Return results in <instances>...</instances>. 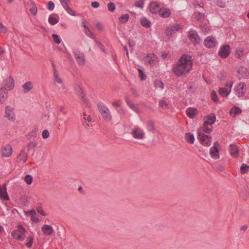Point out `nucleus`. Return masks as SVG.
Segmentation results:
<instances>
[{"instance_id": "f257e3e1", "label": "nucleus", "mask_w": 249, "mask_h": 249, "mask_svg": "<svg viewBox=\"0 0 249 249\" xmlns=\"http://www.w3.org/2000/svg\"><path fill=\"white\" fill-rule=\"evenodd\" d=\"M193 63L192 56L184 54L182 55L178 61L174 64L172 71L174 74L178 77L185 76L192 69Z\"/></svg>"}, {"instance_id": "f03ea898", "label": "nucleus", "mask_w": 249, "mask_h": 249, "mask_svg": "<svg viewBox=\"0 0 249 249\" xmlns=\"http://www.w3.org/2000/svg\"><path fill=\"white\" fill-rule=\"evenodd\" d=\"M97 107L103 119L107 122L111 121L112 120V116L107 106L103 103L100 102L97 104Z\"/></svg>"}, {"instance_id": "7ed1b4c3", "label": "nucleus", "mask_w": 249, "mask_h": 249, "mask_svg": "<svg viewBox=\"0 0 249 249\" xmlns=\"http://www.w3.org/2000/svg\"><path fill=\"white\" fill-rule=\"evenodd\" d=\"M18 230L12 232L11 236L16 239L23 241L25 237V230L21 225H18Z\"/></svg>"}, {"instance_id": "20e7f679", "label": "nucleus", "mask_w": 249, "mask_h": 249, "mask_svg": "<svg viewBox=\"0 0 249 249\" xmlns=\"http://www.w3.org/2000/svg\"><path fill=\"white\" fill-rule=\"evenodd\" d=\"M131 134L134 138L138 140H142L145 135L143 130L138 126L132 129Z\"/></svg>"}, {"instance_id": "39448f33", "label": "nucleus", "mask_w": 249, "mask_h": 249, "mask_svg": "<svg viewBox=\"0 0 249 249\" xmlns=\"http://www.w3.org/2000/svg\"><path fill=\"white\" fill-rule=\"evenodd\" d=\"M73 53L78 64L80 65H83L85 62V58L84 53L80 52L79 49H74Z\"/></svg>"}, {"instance_id": "423d86ee", "label": "nucleus", "mask_w": 249, "mask_h": 249, "mask_svg": "<svg viewBox=\"0 0 249 249\" xmlns=\"http://www.w3.org/2000/svg\"><path fill=\"white\" fill-rule=\"evenodd\" d=\"M188 36L195 45L200 44V38L196 31L195 30L190 31L188 33Z\"/></svg>"}, {"instance_id": "0eeeda50", "label": "nucleus", "mask_w": 249, "mask_h": 249, "mask_svg": "<svg viewBox=\"0 0 249 249\" xmlns=\"http://www.w3.org/2000/svg\"><path fill=\"white\" fill-rule=\"evenodd\" d=\"M198 136L201 143L203 145L209 146L211 144V137H209L202 132H199L198 134Z\"/></svg>"}, {"instance_id": "6e6552de", "label": "nucleus", "mask_w": 249, "mask_h": 249, "mask_svg": "<svg viewBox=\"0 0 249 249\" xmlns=\"http://www.w3.org/2000/svg\"><path fill=\"white\" fill-rule=\"evenodd\" d=\"M75 90L76 94L80 97L81 101L87 106H89V102L87 99L85 98V94L84 93L82 89L79 86L76 85L75 87Z\"/></svg>"}, {"instance_id": "1a4fd4ad", "label": "nucleus", "mask_w": 249, "mask_h": 249, "mask_svg": "<svg viewBox=\"0 0 249 249\" xmlns=\"http://www.w3.org/2000/svg\"><path fill=\"white\" fill-rule=\"evenodd\" d=\"M3 87L2 88H5L7 90H12L15 86L14 80L13 77L10 76L7 79H5L3 82Z\"/></svg>"}, {"instance_id": "9d476101", "label": "nucleus", "mask_w": 249, "mask_h": 249, "mask_svg": "<svg viewBox=\"0 0 249 249\" xmlns=\"http://www.w3.org/2000/svg\"><path fill=\"white\" fill-rule=\"evenodd\" d=\"M247 89L246 84L245 83H239L236 89V92L237 93L238 97H243L246 93Z\"/></svg>"}, {"instance_id": "9b49d317", "label": "nucleus", "mask_w": 249, "mask_h": 249, "mask_svg": "<svg viewBox=\"0 0 249 249\" xmlns=\"http://www.w3.org/2000/svg\"><path fill=\"white\" fill-rule=\"evenodd\" d=\"M230 53V47L229 45H224L220 49L218 54L222 58H227Z\"/></svg>"}, {"instance_id": "f8f14e48", "label": "nucleus", "mask_w": 249, "mask_h": 249, "mask_svg": "<svg viewBox=\"0 0 249 249\" xmlns=\"http://www.w3.org/2000/svg\"><path fill=\"white\" fill-rule=\"evenodd\" d=\"M5 117L11 121L14 122L15 120V114L13 112V108L7 106L5 109Z\"/></svg>"}, {"instance_id": "ddd939ff", "label": "nucleus", "mask_w": 249, "mask_h": 249, "mask_svg": "<svg viewBox=\"0 0 249 249\" xmlns=\"http://www.w3.org/2000/svg\"><path fill=\"white\" fill-rule=\"evenodd\" d=\"M219 144L217 142L214 143L213 146L210 149V153L212 158L218 159L219 158V151L218 150V146Z\"/></svg>"}, {"instance_id": "4468645a", "label": "nucleus", "mask_w": 249, "mask_h": 249, "mask_svg": "<svg viewBox=\"0 0 249 249\" xmlns=\"http://www.w3.org/2000/svg\"><path fill=\"white\" fill-rule=\"evenodd\" d=\"M216 40L214 37L209 36L206 37L204 41V45L209 48H212L215 46Z\"/></svg>"}, {"instance_id": "2eb2a0df", "label": "nucleus", "mask_w": 249, "mask_h": 249, "mask_svg": "<svg viewBox=\"0 0 249 249\" xmlns=\"http://www.w3.org/2000/svg\"><path fill=\"white\" fill-rule=\"evenodd\" d=\"M232 82H231V83L230 84V85L227 83L226 84V86L228 87L230 86V89H228V88H220L219 89L218 92L219 94L223 97H227L228 95L230 94L231 91V88L232 86Z\"/></svg>"}, {"instance_id": "dca6fc26", "label": "nucleus", "mask_w": 249, "mask_h": 249, "mask_svg": "<svg viewBox=\"0 0 249 249\" xmlns=\"http://www.w3.org/2000/svg\"><path fill=\"white\" fill-rule=\"evenodd\" d=\"M148 8L150 12L153 14H158L160 9L159 3L157 1L151 2L149 4Z\"/></svg>"}, {"instance_id": "f3484780", "label": "nucleus", "mask_w": 249, "mask_h": 249, "mask_svg": "<svg viewBox=\"0 0 249 249\" xmlns=\"http://www.w3.org/2000/svg\"><path fill=\"white\" fill-rule=\"evenodd\" d=\"M12 151V146L9 144H7L2 148L1 155L2 157H9L11 156Z\"/></svg>"}, {"instance_id": "a211bd4d", "label": "nucleus", "mask_w": 249, "mask_h": 249, "mask_svg": "<svg viewBox=\"0 0 249 249\" xmlns=\"http://www.w3.org/2000/svg\"><path fill=\"white\" fill-rule=\"evenodd\" d=\"M0 198L5 200H8L9 199L6 191V184H4L2 186H0Z\"/></svg>"}, {"instance_id": "6ab92c4d", "label": "nucleus", "mask_w": 249, "mask_h": 249, "mask_svg": "<svg viewBox=\"0 0 249 249\" xmlns=\"http://www.w3.org/2000/svg\"><path fill=\"white\" fill-rule=\"evenodd\" d=\"M216 120V117L214 113H211L204 118L205 124H213Z\"/></svg>"}, {"instance_id": "aec40b11", "label": "nucleus", "mask_w": 249, "mask_h": 249, "mask_svg": "<svg viewBox=\"0 0 249 249\" xmlns=\"http://www.w3.org/2000/svg\"><path fill=\"white\" fill-rule=\"evenodd\" d=\"M8 97L6 89L5 88H1L0 89V104H2Z\"/></svg>"}, {"instance_id": "412c9836", "label": "nucleus", "mask_w": 249, "mask_h": 249, "mask_svg": "<svg viewBox=\"0 0 249 249\" xmlns=\"http://www.w3.org/2000/svg\"><path fill=\"white\" fill-rule=\"evenodd\" d=\"M159 15L162 18H168L171 15V12L168 8H160L158 12Z\"/></svg>"}, {"instance_id": "4be33fe9", "label": "nucleus", "mask_w": 249, "mask_h": 249, "mask_svg": "<svg viewBox=\"0 0 249 249\" xmlns=\"http://www.w3.org/2000/svg\"><path fill=\"white\" fill-rule=\"evenodd\" d=\"M41 229L44 233L46 235H50L53 232V227L50 225H44Z\"/></svg>"}, {"instance_id": "5701e85b", "label": "nucleus", "mask_w": 249, "mask_h": 249, "mask_svg": "<svg viewBox=\"0 0 249 249\" xmlns=\"http://www.w3.org/2000/svg\"><path fill=\"white\" fill-rule=\"evenodd\" d=\"M230 113L232 117H235L237 115L242 113V109L239 107L234 106L231 109Z\"/></svg>"}, {"instance_id": "b1692460", "label": "nucleus", "mask_w": 249, "mask_h": 249, "mask_svg": "<svg viewBox=\"0 0 249 249\" xmlns=\"http://www.w3.org/2000/svg\"><path fill=\"white\" fill-rule=\"evenodd\" d=\"M197 111L196 108L189 107L186 110V114L190 118L193 119L196 114Z\"/></svg>"}, {"instance_id": "393cba45", "label": "nucleus", "mask_w": 249, "mask_h": 249, "mask_svg": "<svg viewBox=\"0 0 249 249\" xmlns=\"http://www.w3.org/2000/svg\"><path fill=\"white\" fill-rule=\"evenodd\" d=\"M230 154L234 158L237 157L239 152L237 146L234 144H231L229 146Z\"/></svg>"}, {"instance_id": "a878e982", "label": "nucleus", "mask_w": 249, "mask_h": 249, "mask_svg": "<svg viewBox=\"0 0 249 249\" xmlns=\"http://www.w3.org/2000/svg\"><path fill=\"white\" fill-rule=\"evenodd\" d=\"M28 154L26 153L24 149L20 151V153L18 155L17 159L18 162L23 160L25 162L27 159Z\"/></svg>"}, {"instance_id": "bb28decb", "label": "nucleus", "mask_w": 249, "mask_h": 249, "mask_svg": "<svg viewBox=\"0 0 249 249\" xmlns=\"http://www.w3.org/2000/svg\"><path fill=\"white\" fill-rule=\"evenodd\" d=\"M22 87L23 89L24 93H28L33 89V86L31 81H28L23 84Z\"/></svg>"}, {"instance_id": "cd10ccee", "label": "nucleus", "mask_w": 249, "mask_h": 249, "mask_svg": "<svg viewBox=\"0 0 249 249\" xmlns=\"http://www.w3.org/2000/svg\"><path fill=\"white\" fill-rule=\"evenodd\" d=\"M186 141L189 143L193 144L195 141V137L193 134L186 133L185 135Z\"/></svg>"}, {"instance_id": "c85d7f7f", "label": "nucleus", "mask_w": 249, "mask_h": 249, "mask_svg": "<svg viewBox=\"0 0 249 249\" xmlns=\"http://www.w3.org/2000/svg\"><path fill=\"white\" fill-rule=\"evenodd\" d=\"M141 25L145 28H149L151 26V21L147 19L146 18H141L140 20Z\"/></svg>"}, {"instance_id": "c756f323", "label": "nucleus", "mask_w": 249, "mask_h": 249, "mask_svg": "<svg viewBox=\"0 0 249 249\" xmlns=\"http://www.w3.org/2000/svg\"><path fill=\"white\" fill-rule=\"evenodd\" d=\"M125 100L127 105L129 106L131 109L136 112H138V108L135 107V105L129 99L128 97L125 96Z\"/></svg>"}, {"instance_id": "7c9ffc66", "label": "nucleus", "mask_w": 249, "mask_h": 249, "mask_svg": "<svg viewBox=\"0 0 249 249\" xmlns=\"http://www.w3.org/2000/svg\"><path fill=\"white\" fill-rule=\"evenodd\" d=\"M240 169L242 174L248 173L249 171V165L245 163H243Z\"/></svg>"}, {"instance_id": "2f4dec72", "label": "nucleus", "mask_w": 249, "mask_h": 249, "mask_svg": "<svg viewBox=\"0 0 249 249\" xmlns=\"http://www.w3.org/2000/svg\"><path fill=\"white\" fill-rule=\"evenodd\" d=\"M147 128L150 131H152L153 133H154L155 131V127L154 125V122L153 121H149L147 123Z\"/></svg>"}, {"instance_id": "473e14b6", "label": "nucleus", "mask_w": 249, "mask_h": 249, "mask_svg": "<svg viewBox=\"0 0 249 249\" xmlns=\"http://www.w3.org/2000/svg\"><path fill=\"white\" fill-rule=\"evenodd\" d=\"M129 18V16L128 14H124L119 18L120 22L122 24L125 23Z\"/></svg>"}, {"instance_id": "72a5a7b5", "label": "nucleus", "mask_w": 249, "mask_h": 249, "mask_svg": "<svg viewBox=\"0 0 249 249\" xmlns=\"http://www.w3.org/2000/svg\"><path fill=\"white\" fill-rule=\"evenodd\" d=\"M159 104L160 107L162 109H165L168 108V105L165 101L163 100H160L159 102Z\"/></svg>"}, {"instance_id": "f704fd0d", "label": "nucleus", "mask_w": 249, "mask_h": 249, "mask_svg": "<svg viewBox=\"0 0 249 249\" xmlns=\"http://www.w3.org/2000/svg\"><path fill=\"white\" fill-rule=\"evenodd\" d=\"M205 18V14L202 13H198L196 16V18L197 21L202 22Z\"/></svg>"}, {"instance_id": "c9c22d12", "label": "nucleus", "mask_w": 249, "mask_h": 249, "mask_svg": "<svg viewBox=\"0 0 249 249\" xmlns=\"http://www.w3.org/2000/svg\"><path fill=\"white\" fill-rule=\"evenodd\" d=\"M48 21L51 25H53L58 22V20L53 17L52 15H50L48 18Z\"/></svg>"}, {"instance_id": "e433bc0d", "label": "nucleus", "mask_w": 249, "mask_h": 249, "mask_svg": "<svg viewBox=\"0 0 249 249\" xmlns=\"http://www.w3.org/2000/svg\"><path fill=\"white\" fill-rule=\"evenodd\" d=\"M155 86L157 88L162 89L164 88V84L161 80H156L155 81Z\"/></svg>"}, {"instance_id": "4c0bfd02", "label": "nucleus", "mask_w": 249, "mask_h": 249, "mask_svg": "<svg viewBox=\"0 0 249 249\" xmlns=\"http://www.w3.org/2000/svg\"><path fill=\"white\" fill-rule=\"evenodd\" d=\"M115 4L112 2H109L107 4V8L109 11L110 12H113L115 10Z\"/></svg>"}, {"instance_id": "58836bf2", "label": "nucleus", "mask_w": 249, "mask_h": 249, "mask_svg": "<svg viewBox=\"0 0 249 249\" xmlns=\"http://www.w3.org/2000/svg\"><path fill=\"white\" fill-rule=\"evenodd\" d=\"M33 239L31 236H29L27 238V242L25 245L28 248H31L33 245Z\"/></svg>"}, {"instance_id": "ea45409f", "label": "nucleus", "mask_w": 249, "mask_h": 249, "mask_svg": "<svg viewBox=\"0 0 249 249\" xmlns=\"http://www.w3.org/2000/svg\"><path fill=\"white\" fill-rule=\"evenodd\" d=\"M144 0H140L139 1H137L135 3V5L137 7L142 9L144 7Z\"/></svg>"}, {"instance_id": "a19ab883", "label": "nucleus", "mask_w": 249, "mask_h": 249, "mask_svg": "<svg viewBox=\"0 0 249 249\" xmlns=\"http://www.w3.org/2000/svg\"><path fill=\"white\" fill-rule=\"evenodd\" d=\"M139 76L142 81L145 80L146 78V75L144 73L143 71L140 69H138Z\"/></svg>"}, {"instance_id": "79ce46f5", "label": "nucleus", "mask_w": 249, "mask_h": 249, "mask_svg": "<svg viewBox=\"0 0 249 249\" xmlns=\"http://www.w3.org/2000/svg\"><path fill=\"white\" fill-rule=\"evenodd\" d=\"M211 97L214 102L216 103L218 101L217 94L214 90H212L211 93Z\"/></svg>"}, {"instance_id": "37998d69", "label": "nucleus", "mask_w": 249, "mask_h": 249, "mask_svg": "<svg viewBox=\"0 0 249 249\" xmlns=\"http://www.w3.org/2000/svg\"><path fill=\"white\" fill-rule=\"evenodd\" d=\"M32 4H33V6L30 8V11L33 15H36L37 12V9L34 2H32Z\"/></svg>"}, {"instance_id": "c03bdc74", "label": "nucleus", "mask_w": 249, "mask_h": 249, "mask_svg": "<svg viewBox=\"0 0 249 249\" xmlns=\"http://www.w3.org/2000/svg\"><path fill=\"white\" fill-rule=\"evenodd\" d=\"M53 74L55 81L59 84L61 83L62 82V81L61 79L59 77L57 71L53 72Z\"/></svg>"}, {"instance_id": "a18cd8bd", "label": "nucleus", "mask_w": 249, "mask_h": 249, "mask_svg": "<svg viewBox=\"0 0 249 249\" xmlns=\"http://www.w3.org/2000/svg\"><path fill=\"white\" fill-rule=\"evenodd\" d=\"M25 181L28 184H31L33 181V178L30 175H26L25 177Z\"/></svg>"}, {"instance_id": "49530a36", "label": "nucleus", "mask_w": 249, "mask_h": 249, "mask_svg": "<svg viewBox=\"0 0 249 249\" xmlns=\"http://www.w3.org/2000/svg\"><path fill=\"white\" fill-rule=\"evenodd\" d=\"M52 37L54 40V41L57 44H59L61 42V40L59 37V36L57 34H53L52 35Z\"/></svg>"}, {"instance_id": "de8ad7c7", "label": "nucleus", "mask_w": 249, "mask_h": 249, "mask_svg": "<svg viewBox=\"0 0 249 249\" xmlns=\"http://www.w3.org/2000/svg\"><path fill=\"white\" fill-rule=\"evenodd\" d=\"M37 143L35 142H31L28 145V150L35 148L36 146Z\"/></svg>"}, {"instance_id": "09e8293b", "label": "nucleus", "mask_w": 249, "mask_h": 249, "mask_svg": "<svg viewBox=\"0 0 249 249\" xmlns=\"http://www.w3.org/2000/svg\"><path fill=\"white\" fill-rule=\"evenodd\" d=\"M170 27L171 28V30H172V31H173L174 33L180 29V25L178 24H176V25H172Z\"/></svg>"}, {"instance_id": "8fccbe9b", "label": "nucleus", "mask_w": 249, "mask_h": 249, "mask_svg": "<svg viewBox=\"0 0 249 249\" xmlns=\"http://www.w3.org/2000/svg\"><path fill=\"white\" fill-rule=\"evenodd\" d=\"M208 124H205V123L203 124V131L206 133H209L212 130V128H210L208 126Z\"/></svg>"}, {"instance_id": "3c124183", "label": "nucleus", "mask_w": 249, "mask_h": 249, "mask_svg": "<svg viewBox=\"0 0 249 249\" xmlns=\"http://www.w3.org/2000/svg\"><path fill=\"white\" fill-rule=\"evenodd\" d=\"M60 3L62 6V7L66 10L68 7H69L68 6V3L70 2L66 1L65 0H60Z\"/></svg>"}, {"instance_id": "603ef678", "label": "nucleus", "mask_w": 249, "mask_h": 249, "mask_svg": "<svg viewBox=\"0 0 249 249\" xmlns=\"http://www.w3.org/2000/svg\"><path fill=\"white\" fill-rule=\"evenodd\" d=\"M54 8V4L52 1H49L48 3V9L50 11H53Z\"/></svg>"}, {"instance_id": "864d4df0", "label": "nucleus", "mask_w": 249, "mask_h": 249, "mask_svg": "<svg viewBox=\"0 0 249 249\" xmlns=\"http://www.w3.org/2000/svg\"><path fill=\"white\" fill-rule=\"evenodd\" d=\"M42 136L44 139H47L49 136V132L48 130L45 129L42 131Z\"/></svg>"}, {"instance_id": "5fc2aeb1", "label": "nucleus", "mask_w": 249, "mask_h": 249, "mask_svg": "<svg viewBox=\"0 0 249 249\" xmlns=\"http://www.w3.org/2000/svg\"><path fill=\"white\" fill-rule=\"evenodd\" d=\"M66 11L69 14H70L72 16H76L75 12L70 7H68L67 9H66Z\"/></svg>"}, {"instance_id": "6e6d98bb", "label": "nucleus", "mask_w": 249, "mask_h": 249, "mask_svg": "<svg viewBox=\"0 0 249 249\" xmlns=\"http://www.w3.org/2000/svg\"><path fill=\"white\" fill-rule=\"evenodd\" d=\"M91 6L94 8H97L99 7L100 3L98 1H93L91 3Z\"/></svg>"}, {"instance_id": "4d7b16f0", "label": "nucleus", "mask_w": 249, "mask_h": 249, "mask_svg": "<svg viewBox=\"0 0 249 249\" xmlns=\"http://www.w3.org/2000/svg\"><path fill=\"white\" fill-rule=\"evenodd\" d=\"M165 32H166V36H171L173 34V33H174L173 31H172V30H171V27L168 28L166 30Z\"/></svg>"}, {"instance_id": "13d9d810", "label": "nucleus", "mask_w": 249, "mask_h": 249, "mask_svg": "<svg viewBox=\"0 0 249 249\" xmlns=\"http://www.w3.org/2000/svg\"><path fill=\"white\" fill-rule=\"evenodd\" d=\"M84 30H85V33L86 34V35L88 36H89L90 35L92 34V33L90 32L89 28L87 26H86V25H84Z\"/></svg>"}, {"instance_id": "bf43d9fd", "label": "nucleus", "mask_w": 249, "mask_h": 249, "mask_svg": "<svg viewBox=\"0 0 249 249\" xmlns=\"http://www.w3.org/2000/svg\"><path fill=\"white\" fill-rule=\"evenodd\" d=\"M96 27L97 28V29L99 30L102 31L104 29L103 24L100 22L97 23L96 24Z\"/></svg>"}, {"instance_id": "052dcab7", "label": "nucleus", "mask_w": 249, "mask_h": 249, "mask_svg": "<svg viewBox=\"0 0 249 249\" xmlns=\"http://www.w3.org/2000/svg\"><path fill=\"white\" fill-rule=\"evenodd\" d=\"M6 31V30L5 29L4 27L3 26L1 23L0 22V32L3 33H5Z\"/></svg>"}, {"instance_id": "680f3d73", "label": "nucleus", "mask_w": 249, "mask_h": 249, "mask_svg": "<svg viewBox=\"0 0 249 249\" xmlns=\"http://www.w3.org/2000/svg\"><path fill=\"white\" fill-rule=\"evenodd\" d=\"M114 107H119L120 106V100H118L112 103Z\"/></svg>"}, {"instance_id": "e2e57ef3", "label": "nucleus", "mask_w": 249, "mask_h": 249, "mask_svg": "<svg viewBox=\"0 0 249 249\" xmlns=\"http://www.w3.org/2000/svg\"><path fill=\"white\" fill-rule=\"evenodd\" d=\"M97 44L98 45V47H99V48L103 52H105V47H104V46L100 43V42H98L97 43Z\"/></svg>"}, {"instance_id": "0e129e2a", "label": "nucleus", "mask_w": 249, "mask_h": 249, "mask_svg": "<svg viewBox=\"0 0 249 249\" xmlns=\"http://www.w3.org/2000/svg\"><path fill=\"white\" fill-rule=\"evenodd\" d=\"M37 212L40 213L42 215H43V216L46 215V213L41 208H38L37 209Z\"/></svg>"}, {"instance_id": "69168bd1", "label": "nucleus", "mask_w": 249, "mask_h": 249, "mask_svg": "<svg viewBox=\"0 0 249 249\" xmlns=\"http://www.w3.org/2000/svg\"><path fill=\"white\" fill-rule=\"evenodd\" d=\"M69 118H62V117H60L58 119V121H60V122H63L64 121V123L66 122L67 121L69 120Z\"/></svg>"}, {"instance_id": "338daca9", "label": "nucleus", "mask_w": 249, "mask_h": 249, "mask_svg": "<svg viewBox=\"0 0 249 249\" xmlns=\"http://www.w3.org/2000/svg\"><path fill=\"white\" fill-rule=\"evenodd\" d=\"M28 213H30L31 217L35 216L36 214V212L34 210H32L29 211Z\"/></svg>"}, {"instance_id": "774afa93", "label": "nucleus", "mask_w": 249, "mask_h": 249, "mask_svg": "<svg viewBox=\"0 0 249 249\" xmlns=\"http://www.w3.org/2000/svg\"><path fill=\"white\" fill-rule=\"evenodd\" d=\"M217 4L221 7H225V4L223 3L221 0L219 1V0L217 1Z\"/></svg>"}]
</instances>
